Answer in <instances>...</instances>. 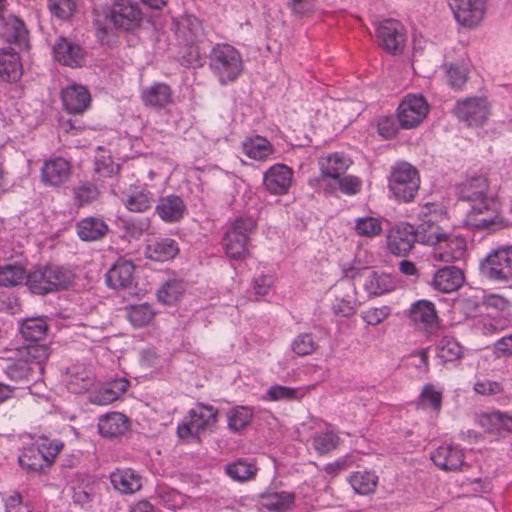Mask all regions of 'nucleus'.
I'll return each mask as SVG.
<instances>
[{
	"mask_svg": "<svg viewBox=\"0 0 512 512\" xmlns=\"http://www.w3.org/2000/svg\"><path fill=\"white\" fill-rule=\"evenodd\" d=\"M62 448L60 440L39 437L23 447L19 464L27 471L39 472L53 463Z\"/></svg>",
	"mask_w": 512,
	"mask_h": 512,
	"instance_id": "obj_3",
	"label": "nucleus"
},
{
	"mask_svg": "<svg viewBox=\"0 0 512 512\" xmlns=\"http://www.w3.org/2000/svg\"><path fill=\"white\" fill-rule=\"evenodd\" d=\"M0 76L9 82H16L22 76L20 58L11 48L0 51Z\"/></svg>",
	"mask_w": 512,
	"mask_h": 512,
	"instance_id": "obj_37",
	"label": "nucleus"
},
{
	"mask_svg": "<svg viewBox=\"0 0 512 512\" xmlns=\"http://www.w3.org/2000/svg\"><path fill=\"white\" fill-rule=\"evenodd\" d=\"M431 222L428 230L421 231V243L432 247L430 257L435 262L452 263L465 260L467 256L466 238L449 234L436 224L437 215L430 211Z\"/></svg>",
	"mask_w": 512,
	"mask_h": 512,
	"instance_id": "obj_2",
	"label": "nucleus"
},
{
	"mask_svg": "<svg viewBox=\"0 0 512 512\" xmlns=\"http://www.w3.org/2000/svg\"><path fill=\"white\" fill-rule=\"evenodd\" d=\"M111 20L118 28L133 29L139 25L141 20L138 4L132 0H116L112 6Z\"/></svg>",
	"mask_w": 512,
	"mask_h": 512,
	"instance_id": "obj_18",
	"label": "nucleus"
},
{
	"mask_svg": "<svg viewBox=\"0 0 512 512\" xmlns=\"http://www.w3.org/2000/svg\"><path fill=\"white\" fill-rule=\"evenodd\" d=\"M175 35L179 44L189 48L188 62L197 60L199 56L198 48L194 46L197 38L201 35L202 26L200 21L194 16H184L174 22Z\"/></svg>",
	"mask_w": 512,
	"mask_h": 512,
	"instance_id": "obj_14",
	"label": "nucleus"
},
{
	"mask_svg": "<svg viewBox=\"0 0 512 512\" xmlns=\"http://www.w3.org/2000/svg\"><path fill=\"white\" fill-rule=\"evenodd\" d=\"M317 163L324 179L336 180L348 170L352 161L343 152H333L320 156Z\"/></svg>",
	"mask_w": 512,
	"mask_h": 512,
	"instance_id": "obj_23",
	"label": "nucleus"
},
{
	"mask_svg": "<svg viewBox=\"0 0 512 512\" xmlns=\"http://www.w3.org/2000/svg\"><path fill=\"white\" fill-rule=\"evenodd\" d=\"M185 285L182 281L172 279L165 282L157 291V298L164 304H174L182 296Z\"/></svg>",
	"mask_w": 512,
	"mask_h": 512,
	"instance_id": "obj_49",
	"label": "nucleus"
},
{
	"mask_svg": "<svg viewBox=\"0 0 512 512\" xmlns=\"http://www.w3.org/2000/svg\"><path fill=\"white\" fill-rule=\"evenodd\" d=\"M186 212V205L181 197L177 195H167L160 197L155 213L165 223H176L180 221Z\"/></svg>",
	"mask_w": 512,
	"mask_h": 512,
	"instance_id": "obj_26",
	"label": "nucleus"
},
{
	"mask_svg": "<svg viewBox=\"0 0 512 512\" xmlns=\"http://www.w3.org/2000/svg\"><path fill=\"white\" fill-rule=\"evenodd\" d=\"M255 227L256 222L252 217H239L230 224L222 240L227 257L242 260L249 256L250 235Z\"/></svg>",
	"mask_w": 512,
	"mask_h": 512,
	"instance_id": "obj_6",
	"label": "nucleus"
},
{
	"mask_svg": "<svg viewBox=\"0 0 512 512\" xmlns=\"http://www.w3.org/2000/svg\"><path fill=\"white\" fill-rule=\"evenodd\" d=\"M396 286L397 283L391 275L377 271H371L364 283L365 291L374 297L392 292Z\"/></svg>",
	"mask_w": 512,
	"mask_h": 512,
	"instance_id": "obj_39",
	"label": "nucleus"
},
{
	"mask_svg": "<svg viewBox=\"0 0 512 512\" xmlns=\"http://www.w3.org/2000/svg\"><path fill=\"white\" fill-rule=\"evenodd\" d=\"M337 180L340 191L345 195L353 196L361 191L362 180L359 177L347 175Z\"/></svg>",
	"mask_w": 512,
	"mask_h": 512,
	"instance_id": "obj_64",
	"label": "nucleus"
},
{
	"mask_svg": "<svg viewBox=\"0 0 512 512\" xmlns=\"http://www.w3.org/2000/svg\"><path fill=\"white\" fill-rule=\"evenodd\" d=\"M462 355V346L451 336H444L437 345V356L443 362H452Z\"/></svg>",
	"mask_w": 512,
	"mask_h": 512,
	"instance_id": "obj_50",
	"label": "nucleus"
},
{
	"mask_svg": "<svg viewBox=\"0 0 512 512\" xmlns=\"http://www.w3.org/2000/svg\"><path fill=\"white\" fill-rule=\"evenodd\" d=\"M140 98L146 107L163 110L173 104V92L169 85L154 82L140 91Z\"/></svg>",
	"mask_w": 512,
	"mask_h": 512,
	"instance_id": "obj_20",
	"label": "nucleus"
},
{
	"mask_svg": "<svg viewBox=\"0 0 512 512\" xmlns=\"http://www.w3.org/2000/svg\"><path fill=\"white\" fill-rule=\"evenodd\" d=\"M242 150L246 156L257 161L267 160L274 152L271 143L259 135L246 138L242 143Z\"/></svg>",
	"mask_w": 512,
	"mask_h": 512,
	"instance_id": "obj_40",
	"label": "nucleus"
},
{
	"mask_svg": "<svg viewBox=\"0 0 512 512\" xmlns=\"http://www.w3.org/2000/svg\"><path fill=\"white\" fill-rule=\"evenodd\" d=\"M179 253V247L175 240L162 238L147 245L145 255L153 261L164 262L173 259Z\"/></svg>",
	"mask_w": 512,
	"mask_h": 512,
	"instance_id": "obj_38",
	"label": "nucleus"
},
{
	"mask_svg": "<svg viewBox=\"0 0 512 512\" xmlns=\"http://www.w3.org/2000/svg\"><path fill=\"white\" fill-rule=\"evenodd\" d=\"M391 314V309L388 306L372 307L361 312L362 320L371 326H376L382 323Z\"/></svg>",
	"mask_w": 512,
	"mask_h": 512,
	"instance_id": "obj_58",
	"label": "nucleus"
},
{
	"mask_svg": "<svg viewBox=\"0 0 512 512\" xmlns=\"http://www.w3.org/2000/svg\"><path fill=\"white\" fill-rule=\"evenodd\" d=\"M49 266L38 267L26 277V285L34 294L44 295L52 292V282L48 278Z\"/></svg>",
	"mask_w": 512,
	"mask_h": 512,
	"instance_id": "obj_44",
	"label": "nucleus"
},
{
	"mask_svg": "<svg viewBox=\"0 0 512 512\" xmlns=\"http://www.w3.org/2000/svg\"><path fill=\"white\" fill-rule=\"evenodd\" d=\"M212 73L222 85L235 81L243 70V61L236 48L229 44L215 45L209 56Z\"/></svg>",
	"mask_w": 512,
	"mask_h": 512,
	"instance_id": "obj_4",
	"label": "nucleus"
},
{
	"mask_svg": "<svg viewBox=\"0 0 512 512\" xmlns=\"http://www.w3.org/2000/svg\"><path fill=\"white\" fill-rule=\"evenodd\" d=\"M67 389L72 393H83L93 384V377L84 365L77 364L67 369L65 379Z\"/></svg>",
	"mask_w": 512,
	"mask_h": 512,
	"instance_id": "obj_33",
	"label": "nucleus"
},
{
	"mask_svg": "<svg viewBox=\"0 0 512 512\" xmlns=\"http://www.w3.org/2000/svg\"><path fill=\"white\" fill-rule=\"evenodd\" d=\"M420 179L417 170L406 162L397 163L391 170L388 188L400 202L411 201L417 193Z\"/></svg>",
	"mask_w": 512,
	"mask_h": 512,
	"instance_id": "obj_8",
	"label": "nucleus"
},
{
	"mask_svg": "<svg viewBox=\"0 0 512 512\" xmlns=\"http://www.w3.org/2000/svg\"><path fill=\"white\" fill-rule=\"evenodd\" d=\"M24 280V270L18 265H5L0 267V285L16 286Z\"/></svg>",
	"mask_w": 512,
	"mask_h": 512,
	"instance_id": "obj_57",
	"label": "nucleus"
},
{
	"mask_svg": "<svg viewBox=\"0 0 512 512\" xmlns=\"http://www.w3.org/2000/svg\"><path fill=\"white\" fill-rule=\"evenodd\" d=\"M377 38L383 49L392 54L401 52L406 40L402 25L391 19L384 20L379 24Z\"/></svg>",
	"mask_w": 512,
	"mask_h": 512,
	"instance_id": "obj_17",
	"label": "nucleus"
},
{
	"mask_svg": "<svg viewBox=\"0 0 512 512\" xmlns=\"http://www.w3.org/2000/svg\"><path fill=\"white\" fill-rule=\"evenodd\" d=\"M410 320L416 328L432 330L438 324V316L434 304L427 300H418L411 305Z\"/></svg>",
	"mask_w": 512,
	"mask_h": 512,
	"instance_id": "obj_25",
	"label": "nucleus"
},
{
	"mask_svg": "<svg viewBox=\"0 0 512 512\" xmlns=\"http://www.w3.org/2000/svg\"><path fill=\"white\" fill-rule=\"evenodd\" d=\"M461 201L469 204L464 223L466 226L494 232L506 223L501 213V204L496 194L489 188L484 176L467 179L458 189Z\"/></svg>",
	"mask_w": 512,
	"mask_h": 512,
	"instance_id": "obj_1",
	"label": "nucleus"
},
{
	"mask_svg": "<svg viewBox=\"0 0 512 512\" xmlns=\"http://www.w3.org/2000/svg\"><path fill=\"white\" fill-rule=\"evenodd\" d=\"M156 498L161 505L171 510L183 507L187 501L184 494L166 485L157 486Z\"/></svg>",
	"mask_w": 512,
	"mask_h": 512,
	"instance_id": "obj_47",
	"label": "nucleus"
},
{
	"mask_svg": "<svg viewBox=\"0 0 512 512\" xmlns=\"http://www.w3.org/2000/svg\"><path fill=\"white\" fill-rule=\"evenodd\" d=\"M316 342L309 333L298 335L292 343L293 351L299 356H305L313 353L316 350Z\"/></svg>",
	"mask_w": 512,
	"mask_h": 512,
	"instance_id": "obj_60",
	"label": "nucleus"
},
{
	"mask_svg": "<svg viewBox=\"0 0 512 512\" xmlns=\"http://www.w3.org/2000/svg\"><path fill=\"white\" fill-rule=\"evenodd\" d=\"M48 7L56 17L68 19L75 9V0H48Z\"/></svg>",
	"mask_w": 512,
	"mask_h": 512,
	"instance_id": "obj_61",
	"label": "nucleus"
},
{
	"mask_svg": "<svg viewBox=\"0 0 512 512\" xmlns=\"http://www.w3.org/2000/svg\"><path fill=\"white\" fill-rule=\"evenodd\" d=\"M429 106L420 94H408L397 108V120L403 129L417 127L427 116Z\"/></svg>",
	"mask_w": 512,
	"mask_h": 512,
	"instance_id": "obj_10",
	"label": "nucleus"
},
{
	"mask_svg": "<svg viewBox=\"0 0 512 512\" xmlns=\"http://www.w3.org/2000/svg\"><path fill=\"white\" fill-rule=\"evenodd\" d=\"M252 415L253 412L249 407H234L227 413L228 427L233 431H239L250 423Z\"/></svg>",
	"mask_w": 512,
	"mask_h": 512,
	"instance_id": "obj_53",
	"label": "nucleus"
},
{
	"mask_svg": "<svg viewBox=\"0 0 512 512\" xmlns=\"http://www.w3.org/2000/svg\"><path fill=\"white\" fill-rule=\"evenodd\" d=\"M257 468L252 462L239 460L226 466L227 475L239 482L251 479L256 474Z\"/></svg>",
	"mask_w": 512,
	"mask_h": 512,
	"instance_id": "obj_52",
	"label": "nucleus"
},
{
	"mask_svg": "<svg viewBox=\"0 0 512 512\" xmlns=\"http://www.w3.org/2000/svg\"><path fill=\"white\" fill-rule=\"evenodd\" d=\"M506 324L503 319H491L488 316L481 317L475 322V329L484 335H490L502 329Z\"/></svg>",
	"mask_w": 512,
	"mask_h": 512,
	"instance_id": "obj_62",
	"label": "nucleus"
},
{
	"mask_svg": "<svg viewBox=\"0 0 512 512\" xmlns=\"http://www.w3.org/2000/svg\"><path fill=\"white\" fill-rule=\"evenodd\" d=\"M155 316V311L147 304L132 305L127 308V318L135 327H142L151 322Z\"/></svg>",
	"mask_w": 512,
	"mask_h": 512,
	"instance_id": "obj_51",
	"label": "nucleus"
},
{
	"mask_svg": "<svg viewBox=\"0 0 512 512\" xmlns=\"http://www.w3.org/2000/svg\"><path fill=\"white\" fill-rule=\"evenodd\" d=\"M107 232L108 225L100 218L87 217L77 223L78 236L84 241H96Z\"/></svg>",
	"mask_w": 512,
	"mask_h": 512,
	"instance_id": "obj_41",
	"label": "nucleus"
},
{
	"mask_svg": "<svg viewBox=\"0 0 512 512\" xmlns=\"http://www.w3.org/2000/svg\"><path fill=\"white\" fill-rule=\"evenodd\" d=\"M3 36L8 42L21 43L26 37L24 23L16 17L4 21Z\"/></svg>",
	"mask_w": 512,
	"mask_h": 512,
	"instance_id": "obj_55",
	"label": "nucleus"
},
{
	"mask_svg": "<svg viewBox=\"0 0 512 512\" xmlns=\"http://www.w3.org/2000/svg\"><path fill=\"white\" fill-rule=\"evenodd\" d=\"M122 202L129 211L142 213L152 206L154 196L147 185L135 184L123 193Z\"/></svg>",
	"mask_w": 512,
	"mask_h": 512,
	"instance_id": "obj_22",
	"label": "nucleus"
},
{
	"mask_svg": "<svg viewBox=\"0 0 512 512\" xmlns=\"http://www.w3.org/2000/svg\"><path fill=\"white\" fill-rule=\"evenodd\" d=\"M298 439L302 442L312 440V446L318 454H325L335 449L339 438L329 424L311 419L296 428Z\"/></svg>",
	"mask_w": 512,
	"mask_h": 512,
	"instance_id": "obj_7",
	"label": "nucleus"
},
{
	"mask_svg": "<svg viewBox=\"0 0 512 512\" xmlns=\"http://www.w3.org/2000/svg\"><path fill=\"white\" fill-rule=\"evenodd\" d=\"M20 333L26 341L38 342L47 333V323L42 317L24 319L20 324Z\"/></svg>",
	"mask_w": 512,
	"mask_h": 512,
	"instance_id": "obj_46",
	"label": "nucleus"
},
{
	"mask_svg": "<svg viewBox=\"0 0 512 512\" xmlns=\"http://www.w3.org/2000/svg\"><path fill=\"white\" fill-rule=\"evenodd\" d=\"M295 503V494L289 491L269 489L260 495V505L272 512H285Z\"/></svg>",
	"mask_w": 512,
	"mask_h": 512,
	"instance_id": "obj_32",
	"label": "nucleus"
},
{
	"mask_svg": "<svg viewBox=\"0 0 512 512\" xmlns=\"http://www.w3.org/2000/svg\"><path fill=\"white\" fill-rule=\"evenodd\" d=\"M293 181V171L285 164L277 163L269 167L263 174V185L271 195H285Z\"/></svg>",
	"mask_w": 512,
	"mask_h": 512,
	"instance_id": "obj_15",
	"label": "nucleus"
},
{
	"mask_svg": "<svg viewBox=\"0 0 512 512\" xmlns=\"http://www.w3.org/2000/svg\"><path fill=\"white\" fill-rule=\"evenodd\" d=\"M457 118L468 126H482L490 114V105L484 97H470L458 101L454 108Z\"/></svg>",
	"mask_w": 512,
	"mask_h": 512,
	"instance_id": "obj_13",
	"label": "nucleus"
},
{
	"mask_svg": "<svg viewBox=\"0 0 512 512\" xmlns=\"http://www.w3.org/2000/svg\"><path fill=\"white\" fill-rule=\"evenodd\" d=\"M382 219L366 215L358 217L354 221V230L358 236L373 238L382 232Z\"/></svg>",
	"mask_w": 512,
	"mask_h": 512,
	"instance_id": "obj_48",
	"label": "nucleus"
},
{
	"mask_svg": "<svg viewBox=\"0 0 512 512\" xmlns=\"http://www.w3.org/2000/svg\"><path fill=\"white\" fill-rule=\"evenodd\" d=\"M135 266L127 259H118L106 273V283L113 289H127L134 284Z\"/></svg>",
	"mask_w": 512,
	"mask_h": 512,
	"instance_id": "obj_21",
	"label": "nucleus"
},
{
	"mask_svg": "<svg viewBox=\"0 0 512 512\" xmlns=\"http://www.w3.org/2000/svg\"><path fill=\"white\" fill-rule=\"evenodd\" d=\"M431 208L428 205L422 208L421 214L425 218L417 228L409 223L401 222L389 230L387 234V248L390 253L396 256H404L412 249L415 242L421 243V231L422 229L428 230L429 223L431 222Z\"/></svg>",
	"mask_w": 512,
	"mask_h": 512,
	"instance_id": "obj_5",
	"label": "nucleus"
},
{
	"mask_svg": "<svg viewBox=\"0 0 512 512\" xmlns=\"http://www.w3.org/2000/svg\"><path fill=\"white\" fill-rule=\"evenodd\" d=\"M348 481L355 493L368 495L375 491L378 476L372 471H357L349 476Z\"/></svg>",
	"mask_w": 512,
	"mask_h": 512,
	"instance_id": "obj_45",
	"label": "nucleus"
},
{
	"mask_svg": "<svg viewBox=\"0 0 512 512\" xmlns=\"http://www.w3.org/2000/svg\"><path fill=\"white\" fill-rule=\"evenodd\" d=\"M432 462L446 472H457L465 465L463 449L455 444H443L431 452Z\"/></svg>",
	"mask_w": 512,
	"mask_h": 512,
	"instance_id": "obj_16",
	"label": "nucleus"
},
{
	"mask_svg": "<svg viewBox=\"0 0 512 512\" xmlns=\"http://www.w3.org/2000/svg\"><path fill=\"white\" fill-rule=\"evenodd\" d=\"M313 386L291 388L282 385H273L267 389L264 400L267 401H294L302 399Z\"/></svg>",
	"mask_w": 512,
	"mask_h": 512,
	"instance_id": "obj_42",
	"label": "nucleus"
},
{
	"mask_svg": "<svg viewBox=\"0 0 512 512\" xmlns=\"http://www.w3.org/2000/svg\"><path fill=\"white\" fill-rule=\"evenodd\" d=\"M99 195L98 189L91 183H82L74 190L75 199L80 205L94 201Z\"/></svg>",
	"mask_w": 512,
	"mask_h": 512,
	"instance_id": "obj_63",
	"label": "nucleus"
},
{
	"mask_svg": "<svg viewBox=\"0 0 512 512\" xmlns=\"http://www.w3.org/2000/svg\"><path fill=\"white\" fill-rule=\"evenodd\" d=\"M54 59L72 68L80 67L85 61L86 52L77 43L60 37L52 47Z\"/></svg>",
	"mask_w": 512,
	"mask_h": 512,
	"instance_id": "obj_19",
	"label": "nucleus"
},
{
	"mask_svg": "<svg viewBox=\"0 0 512 512\" xmlns=\"http://www.w3.org/2000/svg\"><path fill=\"white\" fill-rule=\"evenodd\" d=\"M443 388L434 384L424 385L417 398V408L433 415H439L442 409Z\"/></svg>",
	"mask_w": 512,
	"mask_h": 512,
	"instance_id": "obj_35",
	"label": "nucleus"
},
{
	"mask_svg": "<svg viewBox=\"0 0 512 512\" xmlns=\"http://www.w3.org/2000/svg\"><path fill=\"white\" fill-rule=\"evenodd\" d=\"M129 428L128 418L119 412L103 415L98 421L99 433L107 438L123 435Z\"/></svg>",
	"mask_w": 512,
	"mask_h": 512,
	"instance_id": "obj_34",
	"label": "nucleus"
},
{
	"mask_svg": "<svg viewBox=\"0 0 512 512\" xmlns=\"http://www.w3.org/2000/svg\"><path fill=\"white\" fill-rule=\"evenodd\" d=\"M110 481L122 494H133L142 487L141 475L131 468L116 469L110 474Z\"/></svg>",
	"mask_w": 512,
	"mask_h": 512,
	"instance_id": "obj_31",
	"label": "nucleus"
},
{
	"mask_svg": "<svg viewBox=\"0 0 512 512\" xmlns=\"http://www.w3.org/2000/svg\"><path fill=\"white\" fill-rule=\"evenodd\" d=\"M151 221L148 217H131L123 220V228L128 236L138 239L150 228Z\"/></svg>",
	"mask_w": 512,
	"mask_h": 512,
	"instance_id": "obj_56",
	"label": "nucleus"
},
{
	"mask_svg": "<svg viewBox=\"0 0 512 512\" xmlns=\"http://www.w3.org/2000/svg\"><path fill=\"white\" fill-rule=\"evenodd\" d=\"M70 170V163L66 159L52 158L46 161L41 169L42 180L48 185L59 186L67 181Z\"/></svg>",
	"mask_w": 512,
	"mask_h": 512,
	"instance_id": "obj_30",
	"label": "nucleus"
},
{
	"mask_svg": "<svg viewBox=\"0 0 512 512\" xmlns=\"http://www.w3.org/2000/svg\"><path fill=\"white\" fill-rule=\"evenodd\" d=\"M5 375L14 382H37L41 377L39 370H34L33 366L22 356L9 362L4 368Z\"/></svg>",
	"mask_w": 512,
	"mask_h": 512,
	"instance_id": "obj_36",
	"label": "nucleus"
},
{
	"mask_svg": "<svg viewBox=\"0 0 512 512\" xmlns=\"http://www.w3.org/2000/svg\"><path fill=\"white\" fill-rule=\"evenodd\" d=\"M464 282L462 270L454 266L438 269L432 279L431 285L435 290L451 293L458 290Z\"/></svg>",
	"mask_w": 512,
	"mask_h": 512,
	"instance_id": "obj_28",
	"label": "nucleus"
},
{
	"mask_svg": "<svg viewBox=\"0 0 512 512\" xmlns=\"http://www.w3.org/2000/svg\"><path fill=\"white\" fill-rule=\"evenodd\" d=\"M456 22L466 28L477 27L484 19L487 0H446Z\"/></svg>",
	"mask_w": 512,
	"mask_h": 512,
	"instance_id": "obj_12",
	"label": "nucleus"
},
{
	"mask_svg": "<svg viewBox=\"0 0 512 512\" xmlns=\"http://www.w3.org/2000/svg\"><path fill=\"white\" fill-rule=\"evenodd\" d=\"M477 422L487 433L502 436L512 431V415L502 411H491L479 415Z\"/></svg>",
	"mask_w": 512,
	"mask_h": 512,
	"instance_id": "obj_27",
	"label": "nucleus"
},
{
	"mask_svg": "<svg viewBox=\"0 0 512 512\" xmlns=\"http://www.w3.org/2000/svg\"><path fill=\"white\" fill-rule=\"evenodd\" d=\"M61 98L69 113H82L90 105L91 97L85 86L73 83L63 89Z\"/></svg>",
	"mask_w": 512,
	"mask_h": 512,
	"instance_id": "obj_24",
	"label": "nucleus"
},
{
	"mask_svg": "<svg viewBox=\"0 0 512 512\" xmlns=\"http://www.w3.org/2000/svg\"><path fill=\"white\" fill-rule=\"evenodd\" d=\"M216 421V411L211 406H197L188 412V415L178 424L177 434L186 439L198 436Z\"/></svg>",
	"mask_w": 512,
	"mask_h": 512,
	"instance_id": "obj_11",
	"label": "nucleus"
},
{
	"mask_svg": "<svg viewBox=\"0 0 512 512\" xmlns=\"http://www.w3.org/2000/svg\"><path fill=\"white\" fill-rule=\"evenodd\" d=\"M49 355V347L45 344H38L37 342H31V344L27 345L21 352V356L33 366V369L39 370L40 377L43 375L44 365Z\"/></svg>",
	"mask_w": 512,
	"mask_h": 512,
	"instance_id": "obj_43",
	"label": "nucleus"
},
{
	"mask_svg": "<svg viewBox=\"0 0 512 512\" xmlns=\"http://www.w3.org/2000/svg\"><path fill=\"white\" fill-rule=\"evenodd\" d=\"M467 73L468 66L465 63L451 64L447 71L449 84L453 88H462V86L466 83Z\"/></svg>",
	"mask_w": 512,
	"mask_h": 512,
	"instance_id": "obj_59",
	"label": "nucleus"
},
{
	"mask_svg": "<svg viewBox=\"0 0 512 512\" xmlns=\"http://www.w3.org/2000/svg\"><path fill=\"white\" fill-rule=\"evenodd\" d=\"M48 275L52 282V292L67 288L74 279L71 270L57 265H49Z\"/></svg>",
	"mask_w": 512,
	"mask_h": 512,
	"instance_id": "obj_54",
	"label": "nucleus"
},
{
	"mask_svg": "<svg viewBox=\"0 0 512 512\" xmlns=\"http://www.w3.org/2000/svg\"><path fill=\"white\" fill-rule=\"evenodd\" d=\"M481 273L489 280H512V245L499 246L490 251L480 264Z\"/></svg>",
	"mask_w": 512,
	"mask_h": 512,
	"instance_id": "obj_9",
	"label": "nucleus"
},
{
	"mask_svg": "<svg viewBox=\"0 0 512 512\" xmlns=\"http://www.w3.org/2000/svg\"><path fill=\"white\" fill-rule=\"evenodd\" d=\"M129 382L126 378H117L102 384L98 389L91 392L89 399L93 404L108 405L117 400L128 388Z\"/></svg>",
	"mask_w": 512,
	"mask_h": 512,
	"instance_id": "obj_29",
	"label": "nucleus"
}]
</instances>
